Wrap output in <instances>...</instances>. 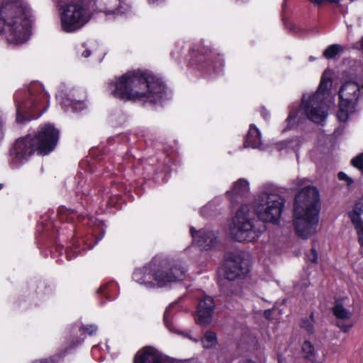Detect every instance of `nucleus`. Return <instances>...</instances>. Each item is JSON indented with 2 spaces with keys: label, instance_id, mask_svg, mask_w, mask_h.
I'll return each instance as SVG.
<instances>
[{
  "label": "nucleus",
  "instance_id": "1",
  "mask_svg": "<svg viewBox=\"0 0 363 363\" xmlns=\"http://www.w3.org/2000/svg\"><path fill=\"white\" fill-rule=\"evenodd\" d=\"M108 91L117 99L157 103L164 99L165 86L155 76L140 70L129 71L111 80Z\"/></svg>",
  "mask_w": 363,
  "mask_h": 363
},
{
  "label": "nucleus",
  "instance_id": "2",
  "mask_svg": "<svg viewBox=\"0 0 363 363\" xmlns=\"http://www.w3.org/2000/svg\"><path fill=\"white\" fill-rule=\"evenodd\" d=\"M30 18L25 0H0V35L9 44L21 45L29 39Z\"/></svg>",
  "mask_w": 363,
  "mask_h": 363
},
{
  "label": "nucleus",
  "instance_id": "3",
  "mask_svg": "<svg viewBox=\"0 0 363 363\" xmlns=\"http://www.w3.org/2000/svg\"><path fill=\"white\" fill-rule=\"evenodd\" d=\"M186 272L187 267L182 261L153 260L143 268L136 269L133 279L147 289L162 288L184 280Z\"/></svg>",
  "mask_w": 363,
  "mask_h": 363
},
{
  "label": "nucleus",
  "instance_id": "4",
  "mask_svg": "<svg viewBox=\"0 0 363 363\" xmlns=\"http://www.w3.org/2000/svg\"><path fill=\"white\" fill-rule=\"evenodd\" d=\"M331 85L330 74L325 72L318 90L314 93L303 94L298 110H290L286 121V127L283 131L294 127L305 118L316 123L323 122L328 116L326 100L330 96Z\"/></svg>",
  "mask_w": 363,
  "mask_h": 363
},
{
  "label": "nucleus",
  "instance_id": "5",
  "mask_svg": "<svg viewBox=\"0 0 363 363\" xmlns=\"http://www.w3.org/2000/svg\"><path fill=\"white\" fill-rule=\"evenodd\" d=\"M59 137L60 132L53 125L40 126L36 135H28L16 140L10 150L12 163L16 166L23 164L35 152L40 155L49 154L55 148Z\"/></svg>",
  "mask_w": 363,
  "mask_h": 363
},
{
  "label": "nucleus",
  "instance_id": "6",
  "mask_svg": "<svg viewBox=\"0 0 363 363\" xmlns=\"http://www.w3.org/2000/svg\"><path fill=\"white\" fill-rule=\"evenodd\" d=\"M319 195L316 188L308 186L296 196L294 224L297 235L308 239L317 232L319 223Z\"/></svg>",
  "mask_w": 363,
  "mask_h": 363
},
{
  "label": "nucleus",
  "instance_id": "7",
  "mask_svg": "<svg viewBox=\"0 0 363 363\" xmlns=\"http://www.w3.org/2000/svg\"><path fill=\"white\" fill-rule=\"evenodd\" d=\"M49 96L42 84L34 83L27 91H20L15 94L16 121H24L37 118L48 108Z\"/></svg>",
  "mask_w": 363,
  "mask_h": 363
},
{
  "label": "nucleus",
  "instance_id": "8",
  "mask_svg": "<svg viewBox=\"0 0 363 363\" xmlns=\"http://www.w3.org/2000/svg\"><path fill=\"white\" fill-rule=\"evenodd\" d=\"M284 206V200L277 193V189L273 186L266 185L255 199L252 213L264 222L277 223Z\"/></svg>",
  "mask_w": 363,
  "mask_h": 363
},
{
  "label": "nucleus",
  "instance_id": "9",
  "mask_svg": "<svg viewBox=\"0 0 363 363\" xmlns=\"http://www.w3.org/2000/svg\"><path fill=\"white\" fill-rule=\"evenodd\" d=\"M228 232L233 239L240 242H254L259 238L261 230L248 205H242L230 220Z\"/></svg>",
  "mask_w": 363,
  "mask_h": 363
},
{
  "label": "nucleus",
  "instance_id": "10",
  "mask_svg": "<svg viewBox=\"0 0 363 363\" xmlns=\"http://www.w3.org/2000/svg\"><path fill=\"white\" fill-rule=\"evenodd\" d=\"M91 15L86 1L72 0L61 8V28L66 33L77 31L89 21Z\"/></svg>",
  "mask_w": 363,
  "mask_h": 363
},
{
  "label": "nucleus",
  "instance_id": "11",
  "mask_svg": "<svg viewBox=\"0 0 363 363\" xmlns=\"http://www.w3.org/2000/svg\"><path fill=\"white\" fill-rule=\"evenodd\" d=\"M361 87L363 82H357L353 80L345 81L339 90V109L337 117L340 121L345 122L349 114L354 111V108L361 96Z\"/></svg>",
  "mask_w": 363,
  "mask_h": 363
},
{
  "label": "nucleus",
  "instance_id": "12",
  "mask_svg": "<svg viewBox=\"0 0 363 363\" xmlns=\"http://www.w3.org/2000/svg\"><path fill=\"white\" fill-rule=\"evenodd\" d=\"M86 93L80 88L66 87L60 89L56 99L65 111H81L87 107Z\"/></svg>",
  "mask_w": 363,
  "mask_h": 363
},
{
  "label": "nucleus",
  "instance_id": "13",
  "mask_svg": "<svg viewBox=\"0 0 363 363\" xmlns=\"http://www.w3.org/2000/svg\"><path fill=\"white\" fill-rule=\"evenodd\" d=\"M224 270L226 278L234 280L248 272L249 261L240 256L230 257L225 262Z\"/></svg>",
  "mask_w": 363,
  "mask_h": 363
},
{
  "label": "nucleus",
  "instance_id": "14",
  "mask_svg": "<svg viewBox=\"0 0 363 363\" xmlns=\"http://www.w3.org/2000/svg\"><path fill=\"white\" fill-rule=\"evenodd\" d=\"M190 233L194 243L201 250H210L218 243L217 233L209 227H206L199 230H196L194 227H191Z\"/></svg>",
  "mask_w": 363,
  "mask_h": 363
},
{
  "label": "nucleus",
  "instance_id": "15",
  "mask_svg": "<svg viewBox=\"0 0 363 363\" xmlns=\"http://www.w3.org/2000/svg\"><path fill=\"white\" fill-rule=\"evenodd\" d=\"M134 363H177L174 360L163 354L157 350L146 347L139 350L135 355Z\"/></svg>",
  "mask_w": 363,
  "mask_h": 363
},
{
  "label": "nucleus",
  "instance_id": "16",
  "mask_svg": "<svg viewBox=\"0 0 363 363\" xmlns=\"http://www.w3.org/2000/svg\"><path fill=\"white\" fill-rule=\"evenodd\" d=\"M215 303L211 296L203 295L199 299L196 310V322L201 325L210 323Z\"/></svg>",
  "mask_w": 363,
  "mask_h": 363
},
{
  "label": "nucleus",
  "instance_id": "17",
  "mask_svg": "<svg viewBox=\"0 0 363 363\" xmlns=\"http://www.w3.org/2000/svg\"><path fill=\"white\" fill-rule=\"evenodd\" d=\"M197 55L195 61L199 63H208L212 65L216 69L223 67V57L216 52H213L208 46H199L197 48Z\"/></svg>",
  "mask_w": 363,
  "mask_h": 363
},
{
  "label": "nucleus",
  "instance_id": "18",
  "mask_svg": "<svg viewBox=\"0 0 363 363\" xmlns=\"http://www.w3.org/2000/svg\"><path fill=\"white\" fill-rule=\"evenodd\" d=\"M333 313L337 319V325L343 332L349 331L354 325L351 318L352 313L346 310L342 305L336 304L333 307Z\"/></svg>",
  "mask_w": 363,
  "mask_h": 363
},
{
  "label": "nucleus",
  "instance_id": "19",
  "mask_svg": "<svg viewBox=\"0 0 363 363\" xmlns=\"http://www.w3.org/2000/svg\"><path fill=\"white\" fill-rule=\"evenodd\" d=\"M250 191L249 182L242 179H238L233 184L232 189L227 191V196L232 203L238 202L243 196Z\"/></svg>",
  "mask_w": 363,
  "mask_h": 363
},
{
  "label": "nucleus",
  "instance_id": "20",
  "mask_svg": "<svg viewBox=\"0 0 363 363\" xmlns=\"http://www.w3.org/2000/svg\"><path fill=\"white\" fill-rule=\"evenodd\" d=\"M363 214V203H357L352 212L350 213V218L356 230L358 242L363 247V220L360 215Z\"/></svg>",
  "mask_w": 363,
  "mask_h": 363
},
{
  "label": "nucleus",
  "instance_id": "21",
  "mask_svg": "<svg viewBox=\"0 0 363 363\" xmlns=\"http://www.w3.org/2000/svg\"><path fill=\"white\" fill-rule=\"evenodd\" d=\"M176 303H173L170 304L164 313V322L167 328L172 333L182 335L184 337L189 338L194 342H198L199 339L191 335V331H180L178 330L171 321V317L172 314V308L174 307Z\"/></svg>",
  "mask_w": 363,
  "mask_h": 363
},
{
  "label": "nucleus",
  "instance_id": "22",
  "mask_svg": "<svg viewBox=\"0 0 363 363\" xmlns=\"http://www.w3.org/2000/svg\"><path fill=\"white\" fill-rule=\"evenodd\" d=\"M261 145L262 138L259 130L255 125H250L245 138V146L252 148H259Z\"/></svg>",
  "mask_w": 363,
  "mask_h": 363
},
{
  "label": "nucleus",
  "instance_id": "23",
  "mask_svg": "<svg viewBox=\"0 0 363 363\" xmlns=\"http://www.w3.org/2000/svg\"><path fill=\"white\" fill-rule=\"evenodd\" d=\"M303 139L296 135L276 144L278 150L297 151L303 143Z\"/></svg>",
  "mask_w": 363,
  "mask_h": 363
},
{
  "label": "nucleus",
  "instance_id": "24",
  "mask_svg": "<svg viewBox=\"0 0 363 363\" xmlns=\"http://www.w3.org/2000/svg\"><path fill=\"white\" fill-rule=\"evenodd\" d=\"M57 215L61 221H72L75 218L79 217L76 212L65 207H60Z\"/></svg>",
  "mask_w": 363,
  "mask_h": 363
},
{
  "label": "nucleus",
  "instance_id": "25",
  "mask_svg": "<svg viewBox=\"0 0 363 363\" xmlns=\"http://www.w3.org/2000/svg\"><path fill=\"white\" fill-rule=\"evenodd\" d=\"M201 341L204 348H211L217 344V337L215 333L212 331H207L201 338Z\"/></svg>",
  "mask_w": 363,
  "mask_h": 363
},
{
  "label": "nucleus",
  "instance_id": "26",
  "mask_svg": "<svg viewBox=\"0 0 363 363\" xmlns=\"http://www.w3.org/2000/svg\"><path fill=\"white\" fill-rule=\"evenodd\" d=\"M343 51V47L338 44L328 46L323 52V56L327 59H333Z\"/></svg>",
  "mask_w": 363,
  "mask_h": 363
},
{
  "label": "nucleus",
  "instance_id": "27",
  "mask_svg": "<svg viewBox=\"0 0 363 363\" xmlns=\"http://www.w3.org/2000/svg\"><path fill=\"white\" fill-rule=\"evenodd\" d=\"M117 290V285L115 282H110L102 286L99 289V293L106 298L112 296L115 291Z\"/></svg>",
  "mask_w": 363,
  "mask_h": 363
},
{
  "label": "nucleus",
  "instance_id": "28",
  "mask_svg": "<svg viewBox=\"0 0 363 363\" xmlns=\"http://www.w3.org/2000/svg\"><path fill=\"white\" fill-rule=\"evenodd\" d=\"M303 357L308 359H312L315 355V350L310 341L306 340L302 345Z\"/></svg>",
  "mask_w": 363,
  "mask_h": 363
},
{
  "label": "nucleus",
  "instance_id": "29",
  "mask_svg": "<svg viewBox=\"0 0 363 363\" xmlns=\"http://www.w3.org/2000/svg\"><path fill=\"white\" fill-rule=\"evenodd\" d=\"M352 164L353 166L361 169L363 172V153L353 158Z\"/></svg>",
  "mask_w": 363,
  "mask_h": 363
},
{
  "label": "nucleus",
  "instance_id": "30",
  "mask_svg": "<svg viewBox=\"0 0 363 363\" xmlns=\"http://www.w3.org/2000/svg\"><path fill=\"white\" fill-rule=\"evenodd\" d=\"M301 327L305 328L309 333H312L313 332V320L311 319L303 320Z\"/></svg>",
  "mask_w": 363,
  "mask_h": 363
},
{
  "label": "nucleus",
  "instance_id": "31",
  "mask_svg": "<svg viewBox=\"0 0 363 363\" xmlns=\"http://www.w3.org/2000/svg\"><path fill=\"white\" fill-rule=\"evenodd\" d=\"M80 330H83V332L87 333L89 335H91L94 334L97 330V326L95 325H89L87 326L80 327Z\"/></svg>",
  "mask_w": 363,
  "mask_h": 363
},
{
  "label": "nucleus",
  "instance_id": "32",
  "mask_svg": "<svg viewBox=\"0 0 363 363\" xmlns=\"http://www.w3.org/2000/svg\"><path fill=\"white\" fill-rule=\"evenodd\" d=\"M307 259L312 263H317L318 252L314 248H312L311 252L307 255Z\"/></svg>",
  "mask_w": 363,
  "mask_h": 363
},
{
  "label": "nucleus",
  "instance_id": "33",
  "mask_svg": "<svg viewBox=\"0 0 363 363\" xmlns=\"http://www.w3.org/2000/svg\"><path fill=\"white\" fill-rule=\"evenodd\" d=\"M79 252L76 251L72 247H69V248L66 251L67 257L68 259H71L74 257Z\"/></svg>",
  "mask_w": 363,
  "mask_h": 363
},
{
  "label": "nucleus",
  "instance_id": "34",
  "mask_svg": "<svg viewBox=\"0 0 363 363\" xmlns=\"http://www.w3.org/2000/svg\"><path fill=\"white\" fill-rule=\"evenodd\" d=\"M309 1L314 5L320 6V5L327 3V2L337 3L340 0H309Z\"/></svg>",
  "mask_w": 363,
  "mask_h": 363
},
{
  "label": "nucleus",
  "instance_id": "35",
  "mask_svg": "<svg viewBox=\"0 0 363 363\" xmlns=\"http://www.w3.org/2000/svg\"><path fill=\"white\" fill-rule=\"evenodd\" d=\"M4 117L3 113L0 112V140L3 138L4 135Z\"/></svg>",
  "mask_w": 363,
  "mask_h": 363
},
{
  "label": "nucleus",
  "instance_id": "36",
  "mask_svg": "<svg viewBox=\"0 0 363 363\" xmlns=\"http://www.w3.org/2000/svg\"><path fill=\"white\" fill-rule=\"evenodd\" d=\"M338 178L340 180L347 181L348 184H350L352 182V180L350 177H348L347 175L344 172H340L338 174Z\"/></svg>",
  "mask_w": 363,
  "mask_h": 363
},
{
  "label": "nucleus",
  "instance_id": "37",
  "mask_svg": "<svg viewBox=\"0 0 363 363\" xmlns=\"http://www.w3.org/2000/svg\"><path fill=\"white\" fill-rule=\"evenodd\" d=\"M277 313L276 309L267 310L264 311V316L267 319H272V315Z\"/></svg>",
  "mask_w": 363,
  "mask_h": 363
},
{
  "label": "nucleus",
  "instance_id": "38",
  "mask_svg": "<svg viewBox=\"0 0 363 363\" xmlns=\"http://www.w3.org/2000/svg\"><path fill=\"white\" fill-rule=\"evenodd\" d=\"M91 54V51L90 50L86 48L82 52V56L84 57V58H87Z\"/></svg>",
  "mask_w": 363,
  "mask_h": 363
},
{
  "label": "nucleus",
  "instance_id": "39",
  "mask_svg": "<svg viewBox=\"0 0 363 363\" xmlns=\"http://www.w3.org/2000/svg\"><path fill=\"white\" fill-rule=\"evenodd\" d=\"M32 363H50V361L47 359H36L33 361Z\"/></svg>",
  "mask_w": 363,
  "mask_h": 363
},
{
  "label": "nucleus",
  "instance_id": "40",
  "mask_svg": "<svg viewBox=\"0 0 363 363\" xmlns=\"http://www.w3.org/2000/svg\"><path fill=\"white\" fill-rule=\"evenodd\" d=\"M211 206V205L210 203L207 204L205 207H203L201 210V215H204L203 214V211L207 209V208H209Z\"/></svg>",
  "mask_w": 363,
  "mask_h": 363
},
{
  "label": "nucleus",
  "instance_id": "41",
  "mask_svg": "<svg viewBox=\"0 0 363 363\" xmlns=\"http://www.w3.org/2000/svg\"><path fill=\"white\" fill-rule=\"evenodd\" d=\"M289 29L291 30H295V26L294 25H292L291 23H290L289 26L288 25H286Z\"/></svg>",
  "mask_w": 363,
  "mask_h": 363
},
{
  "label": "nucleus",
  "instance_id": "42",
  "mask_svg": "<svg viewBox=\"0 0 363 363\" xmlns=\"http://www.w3.org/2000/svg\"><path fill=\"white\" fill-rule=\"evenodd\" d=\"M97 351H98V346H94L93 347V354H94V355L96 354Z\"/></svg>",
  "mask_w": 363,
  "mask_h": 363
},
{
  "label": "nucleus",
  "instance_id": "43",
  "mask_svg": "<svg viewBox=\"0 0 363 363\" xmlns=\"http://www.w3.org/2000/svg\"><path fill=\"white\" fill-rule=\"evenodd\" d=\"M314 60H315V58H314L313 57H312V56H311V57H309V60H310L311 62L313 61Z\"/></svg>",
  "mask_w": 363,
  "mask_h": 363
},
{
  "label": "nucleus",
  "instance_id": "44",
  "mask_svg": "<svg viewBox=\"0 0 363 363\" xmlns=\"http://www.w3.org/2000/svg\"><path fill=\"white\" fill-rule=\"evenodd\" d=\"M1 188H2V185H1V184H0V189H1Z\"/></svg>",
  "mask_w": 363,
  "mask_h": 363
},
{
  "label": "nucleus",
  "instance_id": "45",
  "mask_svg": "<svg viewBox=\"0 0 363 363\" xmlns=\"http://www.w3.org/2000/svg\"><path fill=\"white\" fill-rule=\"evenodd\" d=\"M222 363H227L226 362H223Z\"/></svg>",
  "mask_w": 363,
  "mask_h": 363
}]
</instances>
